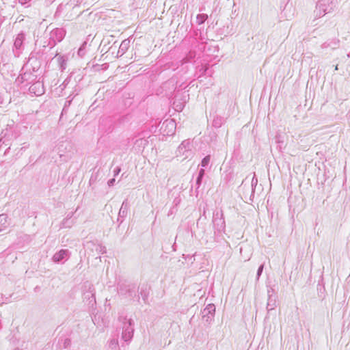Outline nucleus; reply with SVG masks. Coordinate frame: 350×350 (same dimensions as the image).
<instances>
[{
  "label": "nucleus",
  "mask_w": 350,
  "mask_h": 350,
  "mask_svg": "<svg viewBox=\"0 0 350 350\" xmlns=\"http://www.w3.org/2000/svg\"><path fill=\"white\" fill-rule=\"evenodd\" d=\"M42 85H41L40 83H35L31 87V90L37 95H40L42 94Z\"/></svg>",
  "instance_id": "f257e3e1"
},
{
  "label": "nucleus",
  "mask_w": 350,
  "mask_h": 350,
  "mask_svg": "<svg viewBox=\"0 0 350 350\" xmlns=\"http://www.w3.org/2000/svg\"><path fill=\"white\" fill-rule=\"evenodd\" d=\"M209 161H210V156L205 157L202 161V165L203 167H205L206 165H207L208 164Z\"/></svg>",
  "instance_id": "f03ea898"
},
{
  "label": "nucleus",
  "mask_w": 350,
  "mask_h": 350,
  "mask_svg": "<svg viewBox=\"0 0 350 350\" xmlns=\"http://www.w3.org/2000/svg\"><path fill=\"white\" fill-rule=\"evenodd\" d=\"M164 124H165V125H166V126H171V127H174V122H173V121H172V120H170V121H165V122L163 123V125H164Z\"/></svg>",
  "instance_id": "7ed1b4c3"
}]
</instances>
